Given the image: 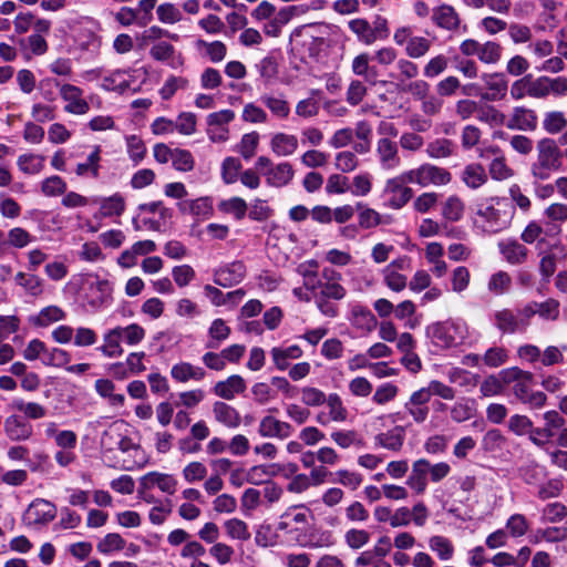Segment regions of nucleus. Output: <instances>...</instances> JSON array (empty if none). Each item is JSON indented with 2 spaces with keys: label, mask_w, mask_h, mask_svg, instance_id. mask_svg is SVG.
Listing matches in <instances>:
<instances>
[{
  "label": "nucleus",
  "mask_w": 567,
  "mask_h": 567,
  "mask_svg": "<svg viewBox=\"0 0 567 567\" xmlns=\"http://www.w3.org/2000/svg\"><path fill=\"white\" fill-rule=\"evenodd\" d=\"M86 426L92 433L100 435V451L107 465L123 471H134L146 465V453L136 433L125 421H110L101 416L89 422Z\"/></svg>",
  "instance_id": "f257e3e1"
},
{
  "label": "nucleus",
  "mask_w": 567,
  "mask_h": 567,
  "mask_svg": "<svg viewBox=\"0 0 567 567\" xmlns=\"http://www.w3.org/2000/svg\"><path fill=\"white\" fill-rule=\"evenodd\" d=\"M515 206L507 197L491 196L477 200L473 217L474 227L485 234H497L509 227Z\"/></svg>",
  "instance_id": "f03ea898"
},
{
  "label": "nucleus",
  "mask_w": 567,
  "mask_h": 567,
  "mask_svg": "<svg viewBox=\"0 0 567 567\" xmlns=\"http://www.w3.org/2000/svg\"><path fill=\"white\" fill-rule=\"evenodd\" d=\"M505 383L512 384V390L517 400L530 409H540L545 405L547 396L542 391L532 389L533 374L517 367L502 370Z\"/></svg>",
  "instance_id": "7ed1b4c3"
},
{
  "label": "nucleus",
  "mask_w": 567,
  "mask_h": 567,
  "mask_svg": "<svg viewBox=\"0 0 567 567\" xmlns=\"http://www.w3.org/2000/svg\"><path fill=\"white\" fill-rule=\"evenodd\" d=\"M426 336L443 349L464 344L470 339V329L461 318L437 321L426 327Z\"/></svg>",
  "instance_id": "20e7f679"
},
{
  "label": "nucleus",
  "mask_w": 567,
  "mask_h": 567,
  "mask_svg": "<svg viewBox=\"0 0 567 567\" xmlns=\"http://www.w3.org/2000/svg\"><path fill=\"white\" fill-rule=\"evenodd\" d=\"M537 156L530 165V174L536 181H546L563 169V152L553 138H542L536 145Z\"/></svg>",
  "instance_id": "39448f33"
},
{
  "label": "nucleus",
  "mask_w": 567,
  "mask_h": 567,
  "mask_svg": "<svg viewBox=\"0 0 567 567\" xmlns=\"http://www.w3.org/2000/svg\"><path fill=\"white\" fill-rule=\"evenodd\" d=\"M71 38L75 49L89 54L91 58H97L101 50V37L99 35V23L89 17H80L69 23Z\"/></svg>",
  "instance_id": "423d86ee"
},
{
  "label": "nucleus",
  "mask_w": 567,
  "mask_h": 567,
  "mask_svg": "<svg viewBox=\"0 0 567 567\" xmlns=\"http://www.w3.org/2000/svg\"><path fill=\"white\" fill-rule=\"evenodd\" d=\"M113 282L99 275H87L83 282L82 299L91 311L107 308L113 301Z\"/></svg>",
  "instance_id": "0eeeda50"
},
{
  "label": "nucleus",
  "mask_w": 567,
  "mask_h": 567,
  "mask_svg": "<svg viewBox=\"0 0 567 567\" xmlns=\"http://www.w3.org/2000/svg\"><path fill=\"white\" fill-rule=\"evenodd\" d=\"M348 27L364 45L385 41L390 35L389 22L382 16H375L371 22L364 18H355L348 22Z\"/></svg>",
  "instance_id": "6e6552de"
},
{
  "label": "nucleus",
  "mask_w": 567,
  "mask_h": 567,
  "mask_svg": "<svg viewBox=\"0 0 567 567\" xmlns=\"http://www.w3.org/2000/svg\"><path fill=\"white\" fill-rule=\"evenodd\" d=\"M141 69L125 68L105 71L100 83V89L105 92L124 94L128 91L137 92L140 84H136Z\"/></svg>",
  "instance_id": "1a4fd4ad"
},
{
  "label": "nucleus",
  "mask_w": 567,
  "mask_h": 567,
  "mask_svg": "<svg viewBox=\"0 0 567 567\" xmlns=\"http://www.w3.org/2000/svg\"><path fill=\"white\" fill-rule=\"evenodd\" d=\"M408 184H411L408 171L385 181L383 195L386 197L388 207L401 209L410 202L413 190Z\"/></svg>",
  "instance_id": "9d476101"
},
{
  "label": "nucleus",
  "mask_w": 567,
  "mask_h": 567,
  "mask_svg": "<svg viewBox=\"0 0 567 567\" xmlns=\"http://www.w3.org/2000/svg\"><path fill=\"white\" fill-rule=\"evenodd\" d=\"M429 402V392L420 388L411 393L403 405V412H395L390 416L393 422H398L403 421L406 414L415 424H423L430 415Z\"/></svg>",
  "instance_id": "9b49d317"
},
{
  "label": "nucleus",
  "mask_w": 567,
  "mask_h": 567,
  "mask_svg": "<svg viewBox=\"0 0 567 567\" xmlns=\"http://www.w3.org/2000/svg\"><path fill=\"white\" fill-rule=\"evenodd\" d=\"M412 268V259L402 255L381 269L383 284L393 292H401L408 287V277L403 271Z\"/></svg>",
  "instance_id": "f8f14e48"
},
{
  "label": "nucleus",
  "mask_w": 567,
  "mask_h": 567,
  "mask_svg": "<svg viewBox=\"0 0 567 567\" xmlns=\"http://www.w3.org/2000/svg\"><path fill=\"white\" fill-rule=\"evenodd\" d=\"M408 173L411 184L420 187L443 186L451 182V174L447 169L430 163L408 169Z\"/></svg>",
  "instance_id": "ddd939ff"
},
{
  "label": "nucleus",
  "mask_w": 567,
  "mask_h": 567,
  "mask_svg": "<svg viewBox=\"0 0 567 567\" xmlns=\"http://www.w3.org/2000/svg\"><path fill=\"white\" fill-rule=\"evenodd\" d=\"M52 82L58 89L60 97L65 102L63 107L65 113L84 115L90 111V105L84 99L81 87L60 80H53Z\"/></svg>",
  "instance_id": "4468645a"
},
{
  "label": "nucleus",
  "mask_w": 567,
  "mask_h": 567,
  "mask_svg": "<svg viewBox=\"0 0 567 567\" xmlns=\"http://www.w3.org/2000/svg\"><path fill=\"white\" fill-rule=\"evenodd\" d=\"M235 118V112L229 109L220 110L207 115V136L212 143H225L229 138L228 125Z\"/></svg>",
  "instance_id": "2eb2a0df"
},
{
  "label": "nucleus",
  "mask_w": 567,
  "mask_h": 567,
  "mask_svg": "<svg viewBox=\"0 0 567 567\" xmlns=\"http://www.w3.org/2000/svg\"><path fill=\"white\" fill-rule=\"evenodd\" d=\"M56 516V507L50 501L35 498L30 503L23 515L28 526L41 527L51 523Z\"/></svg>",
  "instance_id": "dca6fc26"
},
{
  "label": "nucleus",
  "mask_w": 567,
  "mask_h": 567,
  "mask_svg": "<svg viewBox=\"0 0 567 567\" xmlns=\"http://www.w3.org/2000/svg\"><path fill=\"white\" fill-rule=\"evenodd\" d=\"M308 10L309 7L306 4L280 8L278 12L262 25V31L268 37L277 38L280 35L282 28L286 24H288L293 18L305 14Z\"/></svg>",
  "instance_id": "f3484780"
},
{
  "label": "nucleus",
  "mask_w": 567,
  "mask_h": 567,
  "mask_svg": "<svg viewBox=\"0 0 567 567\" xmlns=\"http://www.w3.org/2000/svg\"><path fill=\"white\" fill-rule=\"evenodd\" d=\"M493 321L495 327L506 334L524 331L529 326L528 318L523 315V308L516 312L511 309L495 311Z\"/></svg>",
  "instance_id": "a211bd4d"
},
{
  "label": "nucleus",
  "mask_w": 567,
  "mask_h": 567,
  "mask_svg": "<svg viewBox=\"0 0 567 567\" xmlns=\"http://www.w3.org/2000/svg\"><path fill=\"white\" fill-rule=\"evenodd\" d=\"M548 95H567V78L539 76L530 82L529 96L535 99H544Z\"/></svg>",
  "instance_id": "6ab92c4d"
},
{
  "label": "nucleus",
  "mask_w": 567,
  "mask_h": 567,
  "mask_svg": "<svg viewBox=\"0 0 567 567\" xmlns=\"http://www.w3.org/2000/svg\"><path fill=\"white\" fill-rule=\"evenodd\" d=\"M375 156L380 168L385 172L395 171L402 164L398 143L388 137H381L377 142Z\"/></svg>",
  "instance_id": "aec40b11"
},
{
  "label": "nucleus",
  "mask_w": 567,
  "mask_h": 567,
  "mask_svg": "<svg viewBox=\"0 0 567 567\" xmlns=\"http://www.w3.org/2000/svg\"><path fill=\"white\" fill-rule=\"evenodd\" d=\"M246 276V267L243 261H233L214 270L213 280L217 286L229 288L238 285Z\"/></svg>",
  "instance_id": "412c9836"
},
{
  "label": "nucleus",
  "mask_w": 567,
  "mask_h": 567,
  "mask_svg": "<svg viewBox=\"0 0 567 567\" xmlns=\"http://www.w3.org/2000/svg\"><path fill=\"white\" fill-rule=\"evenodd\" d=\"M482 81L486 92L481 95L482 100L487 102H498L506 97L508 91V81L503 73H484Z\"/></svg>",
  "instance_id": "4be33fe9"
},
{
  "label": "nucleus",
  "mask_w": 567,
  "mask_h": 567,
  "mask_svg": "<svg viewBox=\"0 0 567 567\" xmlns=\"http://www.w3.org/2000/svg\"><path fill=\"white\" fill-rule=\"evenodd\" d=\"M156 249L157 246L154 240H138L120 254L117 257V265L124 269L133 268L137 265V259L140 256H147L156 251Z\"/></svg>",
  "instance_id": "5701e85b"
},
{
  "label": "nucleus",
  "mask_w": 567,
  "mask_h": 567,
  "mask_svg": "<svg viewBox=\"0 0 567 567\" xmlns=\"http://www.w3.org/2000/svg\"><path fill=\"white\" fill-rule=\"evenodd\" d=\"M296 544L308 549L329 548L336 544L332 532L322 528H312L303 535L295 537Z\"/></svg>",
  "instance_id": "b1692460"
},
{
  "label": "nucleus",
  "mask_w": 567,
  "mask_h": 567,
  "mask_svg": "<svg viewBox=\"0 0 567 567\" xmlns=\"http://www.w3.org/2000/svg\"><path fill=\"white\" fill-rule=\"evenodd\" d=\"M295 432L293 426L286 421H281L272 415L261 417L258 425V433L261 437H275L286 440Z\"/></svg>",
  "instance_id": "393cba45"
},
{
  "label": "nucleus",
  "mask_w": 567,
  "mask_h": 567,
  "mask_svg": "<svg viewBox=\"0 0 567 567\" xmlns=\"http://www.w3.org/2000/svg\"><path fill=\"white\" fill-rule=\"evenodd\" d=\"M505 125L509 130L535 131L537 127V114L525 106H515Z\"/></svg>",
  "instance_id": "a878e982"
},
{
  "label": "nucleus",
  "mask_w": 567,
  "mask_h": 567,
  "mask_svg": "<svg viewBox=\"0 0 567 567\" xmlns=\"http://www.w3.org/2000/svg\"><path fill=\"white\" fill-rule=\"evenodd\" d=\"M3 430L8 439L14 442L28 441L33 435L32 424L18 414L4 420Z\"/></svg>",
  "instance_id": "bb28decb"
},
{
  "label": "nucleus",
  "mask_w": 567,
  "mask_h": 567,
  "mask_svg": "<svg viewBox=\"0 0 567 567\" xmlns=\"http://www.w3.org/2000/svg\"><path fill=\"white\" fill-rule=\"evenodd\" d=\"M430 462L426 458H419L413 462L406 485L416 494L422 495L427 488V475H430Z\"/></svg>",
  "instance_id": "cd10ccee"
},
{
  "label": "nucleus",
  "mask_w": 567,
  "mask_h": 567,
  "mask_svg": "<svg viewBox=\"0 0 567 567\" xmlns=\"http://www.w3.org/2000/svg\"><path fill=\"white\" fill-rule=\"evenodd\" d=\"M559 301L549 298L543 302H529L523 307V315L530 318L538 315L544 320L554 321L559 317Z\"/></svg>",
  "instance_id": "c85d7f7f"
},
{
  "label": "nucleus",
  "mask_w": 567,
  "mask_h": 567,
  "mask_svg": "<svg viewBox=\"0 0 567 567\" xmlns=\"http://www.w3.org/2000/svg\"><path fill=\"white\" fill-rule=\"evenodd\" d=\"M92 202L99 204V214L104 218L120 217L126 208L125 197L121 193L107 197H93Z\"/></svg>",
  "instance_id": "c756f323"
},
{
  "label": "nucleus",
  "mask_w": 567,
  "mask_h": 567,
  "mask_svg": "<svg viewBox=\"0 0 567 567\" xmlns=\"http://www.w3.org/2000/svg\"><path fill=\"white\" fill-rule=\"evenodd\" d=\"M171 377L178 383H187L189 381L200 382L206 377V371L199 365H194L187 361H179L172 365Z\"/></svg>",
  "instance_id": "7c9ffc66"
},
{
  "label": "nucleus",
  "mask_w": 567,
  "mask_h": 567,
  "mask_svg": "<svg viewBox=\"0 0 567 567\" xmlns=\"http://www.w3.org/2000/svg\"><path fill=\"white\" fill-rule=\"evenodd\" d=\"M246 382L239 374H233L225 380L218 381L213 391L215 395L224 400H234L246 391Z\"/></svg>",
  "instance_id": "2f4dec72"
},
{
  "label": "nucleus",
  "mask_w": 567,
  "mask_h": 567,
  "mask_svg": "<svg viewBox=\"0 0 567 567\" xmlns=\"http://www.w3.org/2000/svg\"><path fill=\"white\" fill-rule=\"evenodd\" d=\"M425 259L429 265H431V272L436 278H442L447 272V264L443 259L444 257V247L442 244L437 241L427 243L424 249Z\"/></svg>",
  "instance_id": "473e14b6"
},
{
  "label": "nucleus",
  "mask_w": 567,
  "mask_h": 567,
  "mask_svg": "<svg viewBox=\"0 0 567 567\" xmlns=\"http://www.w3.org/2000/svg\"><path fill=\"white\" fill-rule=\"evenodd\" d=\"M405 440V430L401 425H395L392 429L378 433L374 436V445L392 452L401 451Z\"/></svg>",
  "instance_id": "72a5a7b5"
},
{
  "label": "nucleus",
  "mask_w": 567,
  "mask_h": 567,
  "mask_svg": "<svg viewBox=\"0 0 567 567\" xmlns=\"http://www.w3.org/2000/svg\"><path fill=\"white\" fill-rule=\"evenodd\" d=\"M349 320L353 327L364 332L372 331L378 324L377 318L371 310L360 303L351 306Z\"/></svg>",
  "instance_id": "f704fd0d"
},
{
  "label": "nucleus",
  "mask_w": 567,
  "mask_h": 567,
  "mask_svg": "<svg viewBox=\"0 0 567 567\" xmlns=\"http://www.w3.org/2000/svg\"><path fill=\"white\" fill-rule=\"evenodd\" d=\"M35 240L27 229L22 227H13L9 229L7 236L3 235L1 243L0 256L9 248L23 249Z\"/></svg>",
  "instance_id": "c9c22d12"
},
{
  "label": "nucleus",
  "mask_w": 567,
  "mask_h": 567,
  "mask_svg": "<svg viewBox=\"0 0 567 567\" xmlns=\"http://www.w3.org/2000/svg\"><path fill=\"white\" fill-rule=\"evenodd\" d=\"M293 176V167L288 162L278 163L265 172L266 182L272 187H284L288 185Z\"/></svg>",
  "instance_id": "e433bc0d"
},
{
  "label": "nucleus",
  "mask_w": 567,
  "mask_h": 567,
  "mask_svg": "<svg viewBox=\"0 0 567 567\" xmlns=\"http://www.w3.org/2000/svg\"><path fill=\"white\" fill-rule=\"evenodd\" d=\"M432 21L441 29L453 31L460 27L461 20L455 9L450 4H441L433 9Z\"/></svg>",
  "instance_id": "4c0bfd02"
},
{
  "label": "nucleus",
  "mask_w": 567,
  "mask_h": 567,
  "mask_svg": "<svg viewBox=\"0 0 567 567\" xmlns=\"http://www.w3.org/2000/svg\"><path fill=\"white\" fill-rule=\"evenodd\" d=\"M213 414L218 423L228 429H237L241 424L238 410L223 401H216L213 404Z\"/></svg>",
  "instance_id": "58836bf2"
},
{
  "label": "nucleus",
  "mask_w": 567,
  "mask_h": 567,
  "mask_svg": "<svg viewBox=\"0 0 567 567\" xmlns=\"http://www.w3.org/2000/svg\"><path fill=\"white\" fill-rule=\"evenodd\" d=\"M141 485L144 487H158L163 493L174 494L177 482L173 475L159 472H150L141 477Z\"/></svg>",
  "instance_id": "ea45409f"
},
{
  "label": "nucleus",
  "mask_w": 567,
  "mask_h": 567,
  "mask_svg": "<svg viewBox=\"0 0 567 567\" xmlns=\"http://www.w3.org/2000/svg\"><path fill=\"white\" fill-rule=\"evenodd\" d=\"M303 354L302 349L297 344H291L288 347H274L270 350V355L275 367L285 371L290 367V360H297L301 358Z\"/></svg>",
  "instance_id": "a19ab883"
},
{
  "label": "nucleus",
  "mask_w": 567,
  "mask_h": 567,
  "mask_svg": "<svg viewBox=\"0 0 567 567\" xmlns=\"http://www.w3.org/2000/svg\"><path fill=\"white\" fill-rule=\"evenodd\" d=\"M518 475L525 484L536 487L548 476V471L534 460H528L518 467Z\"/></svg>",
  "instance_id": "79ce46f5"
},
{
  "label": "nucleus",
  "mask_w": 567,
  "mask_h": 567,
  "mask_svg": "<svg viewBox=\"0 0 567 567\" xmlns=\"http://www.w3.org/2000/svg\"><path fill=\"white\" fill-rule=\"evenodd\" d=\"M298 138L293 134L276 133L271 136L270 148L277 155L281 157L292 155L298 148Z\"/></svg>",
  "instance_id": "37998d69"
},
{
  "label": "nucleus",
  "mask_w": 567,
  "mask_h": 567,
  "mask_svg": "<svg viewBox=\"0 0 567 567\" xmlns=\"http://www.w3.org/2000/svg\"><path fill=\"white\" fill-rule=\"evenodd\" d=\"M498 249L504 259L511 265L523 264L527 258L526 247L514 239L499 241Z\"/></svg>",
  "instance_id": "c03bdc74"
},
{
  "label": "nucleus",
  "mask_w": 567,
  "mask_h": 567,
  "mask_svg": "<svg viewBox=\"0 0 567 567\" xmlns=\"http://www.w3.org/2000/svg\"><path fill=\"white\" fill-rule=\"evenodd\" d=\"M260 102L270 111L272 116L278 120H286L290 114L289 103L282 94H262Z\"/></svg>",
  "instance_id": "a18cd8bd"
},
{
  "label": "nucleus",
  "mask_w": 567,
  "mask_h": 567,
  "mask_svg": "<svg viewBox=\"0 0 567 567\" xmlns=\"http://www.w3.org/2000/svg\"><path fill=\"white\" fill-rule=\"evenodd\" d=\"M255 543L259 547H275L284 545L286 539L281 534L277 533L276 527L270 524L264 523L259 525L255 533Z\"/></svg>",
  "instance_id": "49530a36"
},
{
  "label": "nucleus",
  "mask_w": 567,
  "mask_h": 567,
  "mask_svg": "<svg viewBox=\"0 0 567 567\" xmlns=\"http://www.w3.org/2000/svg\"><path fill=\"white\" fill-rule=\"evenodd\" d=\"M101 148L95 146L94 150L87 155L85 162L79 163L75 167L78 177H91L96 179L100 177L101 169Z\"/></svg>",
  "instance_id": "de8ad7c7"
},
{
  "label": "nucleus",
  "mask_w": 567,
  "mask_h": 567,
  "mask_svg": "<svg viewBox=\"0 0 567 567\" xmlns=\"http://www.w3.org/2000/svg\"><path fill=\"white\" fill-rule=\"evenodd\" d=\"M331 441L342 450L365 446L363 437L354 430H334L330 433Z\"/></svg>",
  "instance_id": "09e8293b"
},
{
  "label": "nucleus",
  "mask_w": 567,
  "mask_h": 567,
  "mask_svg": "<svg viewBox=\"0 0 567 567\" xmlns=\"http://www.w3.org/2000/svg\"><path fill=\"white\" fill-rule=\"evenodd\" d=\"M372 56L368 52L355 55L352 60L351 70L355 75L364 78L372 83L378 76L377 65H371Z\"/></svg>",
  "instance_id": "8fccbe9b"
},
{
  "label": "nucleus",
  "mask_w": 567,
  "mask_h": 567,
  "mask_svg": "<svg viewBox=\"0 0 567 567\" xmlns=\"http://www.w3.org/2000/svg\"><path fill=\"white\" fill-rule=\"evenodd\" d=\"M122 341L116 328H112L104 332L103 343L97 348L105 358H118L123 354Z\"/></svg>",
  "instance_id": "3c124183"
},
{
  "label": "nucleus",
  "mask_w": 567,
  "mask_h": 567,
  "mask_svg": "<svg viewBox=\"0 0 567 567\" xmlns=\"http://www.w3.org/2000/svg\"><path fill=\"white\" fill-rule=\"evenodd\" d=\"M449 411L450 416L454 422H466L475 415V401L470 398H461L450 406Z\"/></svg>",
  "instance_id": "603ef678"
},
{
  "label": "nucleus",
  "mask_w": 567,
  "mask_h": 567,
  "mask_svg": "<svg viewBox=\"0 0 567 567\" xmlns=\"http://www.w3.org/2000/svg\"><path fill=\"white\" fill-rule=\"evenodd\" d=\"M429 548L442 561H449L453 558L455 547L452 540L442 535H434L429 538Z\"/></svg>",
  "instance_id": "864d4df0"
},
{
  "label": "nucleus",
  "mask_w": 567,
  "mask_h": 567,
  "mask_svg": "<svg viewBox=\"0 0 567 567\" xmlns=\"http://www.w3.org/2000/svg\"><path fill=\"white\" fill-rule=\"evenodd\" d=\"M45 157L40 154L24 153L18 156L17 166L27 175L40 174L44 168Z\"/></svg>",
  "instance_id": "5fc2aeb1"
},
{
  "label": "nucleus",
  "mask_w": 567,
  "mask_h": 567,
  "mask_svg": "<svg viewBox=\"0 0 567 567\" xmlns=\"http://www.w3.org/2000/svg\"><path fill=\"white\" fill-rule=\"evenodd\" d=\"M9 408L24 414L25 417L31 420H39L47 415V408L38 402H25L20 398H14L9 404Z\"/></svg>",
  "instance_id": "6e6d98bb"
},
{
  "label": "nucleus",
  "mask_w": 567,
  "mask_h": 567,
  "mask_svg": "<svg viewBox=\"0 0 567 567\" xmlns=\"http://www.w3.org/2000/svg\"><path fill=\"white\" fill-rule=\"evenodd\" d=\"M461 177L464 184L472 189H477L487 182L485 168L477 163L465 166Z\"/></svg>",
  "instance_id": "4d7b16f0"
},
{
  "label": "nucleus",
  "mask_w": 567,
  "mask_h": 567,
  "mask_svg": "<svg viewBox=\"0 0 567 567\" xmlns=\"http://www.w3.org/2000/svg\"><path fill=\"white\" fill-rule=\"evenodd\" d=\"M196 49L204 53L213 63L223 61L227 54V47L221 41H205L198 39L195 43Z\"/></svg>",
  "instance_id": "13d9d810"
},
{
  "label": "nucleus",
  "mask_w": 567,
  "mask_h": 567,
  "mask_svg": "<svg viewBox=\"0 0 567 567\" xmlns=\"http://www.w3.org/2000/svg\"><path fill=\"white\" fill-rule=\"evenodd\" d=\"M513 285L511 275L507 271L498 270L493 272L487 280V290L493 296L508 293Z\"/></svg>",
  "instance_id": "bf43d9fd"
},
{
  "label": "nucleus",
  "mask_w": 567,
  "mask_h": 567,
  "mask_svg": "<svg viewBox=\"0 0 567 567\" xmlns=\"http://www.w3.org/2000/svg\"><path fill=\"white\" fill-rule=\"evenodd\" d=\"M535 491V496L540 501H547L550 498L558 497L563 489H564V483L558 477H549L542 481L540 484H538Z\"/></svg>",
  "instance_id": "052dcab7"
},
{
  "label": "nucleus",
  "mask_w": 567,
  "mask_h": 567,
  "mask_svg": "<svg viewBox=\"0 0 567 567\" xmlns=\"http://www.w3.org/2000/svg\"><path fill=\"white\" fill-rule=\"evenodd\" d=\"M126 153L134 166L141 164L147 153L146 145L142 137L132 134L125 136Z\"/></svg>",
  "instance_id": "680f3d73"
},
{
  "label": "nucleus",
  "mask_w": 567,
  "mask_h": 567,
  "mask_svg": "<svg viewBox=\"0 0 567 567\" xmlns=\"http://www.w3.org/2000/svg\"><path fill=\"white\" fill-rule=\"evenodd\" d=\"M66 313L58 306H48L31 318V323L38 327H48L54 322L65 319Z\"/></svg>",
  "instance_id": "e2e57ef3"
},
{
  "label": "nucleus",
  "mask_w": 567,
  "mask_h": 567,
  "mask_svg": "<svg viewBox=\"0 0 567 567\" xmlns=\"http://www.w3.org/2000/svg\"><path fill=\"white\" fill-rule=\"evenodd\" d=\"M182 212H188L189 214L199 217L207 218L213 213V205L208 197H199L194 200H186L179 204Z\"/></svg>",
  "instance_id": "0e129e2a"
},
{
  "label": "nucleus",
  "mask_w": 567,
  "mask_h": 567,
  "mask_svg": "<svg viewBox=\"0 0 567 567\" xmlns=\"http://www.w3.org/2000/svg\"><path fill=\"white\" fill-rule=\"evenodd\" d=\"M14 282L32 297H38L43 292V281L37 275L20 271L14 276Z\"/></svg>",
  "instance_id": "69168bd1"
},
{
  "label": "nucleus",
  "mask_w": 567,
  "mask_h": 567,
  "mask_svg": "<svg viewBox=\"0 0 567 567\" xmlns=\"http://www.w3.org/2000/svg\"><path fill=\"white\" fill-rule=\"evenodd\" d=\"M241 163L237 157L228 156L220 164V177L226 185L235 184L241 174Z\"/></svg>",
  "instance_id": "338daca9"
},
{
  "label": "nucleus",
  "mask_w": 567,
  "mask_h": 567,
  "mask_svg": "<svg viewBox=\"0 0 567 567\" xmlns=\"http://www.w3.org/2000/svg\"><path fill=\"white\" fill-rule=\"evenodd\" d=\"M281 567H310L311 555L306 551H282L278 554Z\"/></svg>",
  "instance_id": "774afa93"
}]
</instances>
